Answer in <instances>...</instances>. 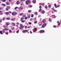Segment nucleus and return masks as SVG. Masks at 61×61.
<instances>
[{
	"mask_svg": "<svg viewBox=\"0 0 61 61\" xmlns=\"http://www.w3.org/2000/svg\"><path fill=\"white\" fill-rule=\"evenodd\" d=\"M28 18H30V14H28L27 15Z\"/></svg>",
	"mask_w": 61,
	"mask_h": 61,
	"instance_id": "obj_11",
	"label": "nucleus"
},
{
	"mask_svg": "<svg viewBox=\"0 0 61 61\" xmlns=\"http://www.w3.org/2000/svg\"><path fill=\"white\" fill-rule=\"evenodd\" d=\"M60 24H61L60 22H59L58 23V25H60Z\"/></svg>",
	"mask_w": 61,
	"mask_h": 61,
	"instance_id": "obj_46",
	"label": "nucleus"
},
{
	"mask_svg": "<svg viewBox=\"0 0 61 61\" xmlns=\"http://www.w3.org/2000/svg\"><path fill=\"white\" fill-rule=\"evenodd\" d=\"M11 30H14V29H15V28H14V27H12V28H11Z\"/></svg>",
	"mask_w": 61,
	"mask_h": 61,
	"instance_id": "obj_26",
	"label": "nucleus"
},
{
	"mask_svg": "<svg viewBox=\"0 0 61 61\" xmlns=\"http://www.w3.org/2000/svg\"><path fill=\"white\" fill-rule=\"evenodd\" d=\"M2 20H3V21L5 20V18H3V19H2Z\"/></svg>",
	"mask_w": 61,
	"mask_h": 61,
	"instance_id": "obj_35",
	"label": "nucleus"
},
{
	"mask_svg": "<svg viewBox=\"0 0 61 61\" xmlns=\"http://www.w3.org/2000/svg\"><path fill=\"white\" fill-rule=\"evenodd\" d=\"M30 34H32V32L31 31H30Z\"/></svg>",
	"mask_w": 61,
	"mask_h": 61,
	"instance_id": "obj_63",
	"label": "nucleus"
},
{
	"mask_svg": "<svg viewBox=\"0 0 61 61\" xmlns=\"http://www.w3.org/2000/svg\"><path fill=\"white\" fill-rule=\"evenodd\" d=\"M20 27H19V28L20 29L22 30L24 28V25L21 24L20 25Z\"/></svg>",
	"mask_w": 61,
	"mask_h": 61,
	"instance_id": "obj_1",
	"label": "nucleus"
},
{
	"mask_svg": "<svg viewBox=\"0 0 61 61\" xmlns=\"http://www.w3.org/2000/svg\"><path fill=\"white\" fill-rule=\"evenodd\" d=\"M41 17V16L40 15H39L38 17V18H39Z\"/></svg>",
	"mask_w": 61,
	"mask_h": 61,
	"instance_id": "obj_58",
	"label": "nucleus"
},
{
	"mask_svg": "<svg viewBox=\"0 0 61 61\" xmlns=\"http://www.w3.org/2000/svg\"><path fill=\"white\" fill-rule=\"evenodd\" d=\"M48 7L49 8H50L51 7V6L50 5H49L48 6Z\"/></svg>",
	"mask_w": 61,
	"mask_h": 61,
	"instance_id": "obj_28",
	"label": "nucleus"
},
{
	"mask_svg": "<svg viewBox=\"0 0 61 61\" xmlns=\"http://www.w3.org/2000/svg\"><path fill=\"white\" fill-rule=\"evenodd\" d=\"M15 18H12L10 20L11 21H15Z\"/></svg>",
	"mask_w": 61,
	"mask_h": 61,
	"instance_id": "obj_15",
	"label": "nucleus"
},
{
	"mask_svg": "<svg viewBox=\"0 0 61 61\" xmlns=\"http://www.w3.org/2000/svg\"><path fill=\"white\" fill-rule=\"evenodd\" d=\"M41 24H39V26H41Z\"/></svg>",
	"mask_w": 61,
	"mask_h": 61,
	"instance_id": "obj_60",
	"label": "nucleus"
},
{
	"mask_svg": "<svg viewBox=\"0 0 61 61\" xmlns=\"http://www.w3.org/2000/svg\"><path fill=\"white\" fill-rule=\"evenodd\" d=\"M32 2L34 4H35L36 2V0H33L32 1Z\"/></svg>",
	"mask_w": 61,
	"mask_h": 61,
	"instance_id": "obj_14",
	"label": "nucleus"
},
{
	"mask_svg": "<svg viewBox=\"0 0 61 61\" xmlns=\"http://www.w3.org/2000/svg\"><path fill=\"white\" fill-rule=\"evenodd\" d=\"M53 10L55 12H57V10Z\"/></svg>",
	"mask_w": 61,
	"mask_h": 61,
	"instance_id": "obj_37",
	"label": "nucleus"
},
{
	"mask_svg": "<svg viewBox=\"0 0 61 61\" xmlns=\"http://www.w3.org/2000/svg\"><path fill=\"white\" fill-rule=\"evenodd\" d=\"M18 7H15V10H16L17 8H18Z\"/></svg>",
	"mask_w": 61,
	"mask_h": 61,
	"instance_id": "obj_51",
	"label": "nucleus"
},
{
	"mask_svg": "<svg viewBox=\"0 0 61 61\" xmlns=\"http://www.w3.org/2000/svg\"><path fill=\"white\" fill-rule=\"evenodd\" d=\"M45 7L46 9H47L48 8L47 6L46 5L45 6Z\"/></svg>",
	"mask_w": 61,
	"mask_h": 61,
	"instance_id": "obj_33",
	"label": "nucleus"
},
{
	"mask_svg": "<svg viewBox=\"0 0 61 61\" xmlns=\"http://www.w3.org/2000/svg\"><path fill=\"white\" fill-rule=\"evenodd\" d=\"M35 14L36 15H37V12H35Z\"/></svg>",
	"mask_w": 61,
	"mask_h": 61,
	"instance_id": "obj_43",
	"label": "nucleus"
},
{
	"mask_svg": "<svg viewBox=\"0 0 61 61\" xmlns=\"http://www.w3.org/2000/svg\"><path fill=\"white\" fill-rule=\"evenodd\" d=\"M8 29H4L3 30V33H4L5 32V30L8 31Z\"/></svg>",
	"mask_w": 61,
	"mask_h": 61,
	"instance_id": "obj_6",
	"label": "nucleus"
},
{
	"mask_svg": "<svg viewBox=\"0 0 61 61\" xmlns=\"http://www.w3.org/2000/svg\"><path fill=\"white\" fill-rule=\"evenodd\" d=\"M24 19V18L23 17H22L20 19V20H23Z\"/></svg>",
	"mask_w": 61,
	"mask_h": 61,
	"instance_id": "obj_23",
	"label": "nucleus"
},
{
	"mask_svg": "<svg viewBox=\"0 0 61 61\" xmlns=\"http://www.w3.org/2000/svg\"><path fill=\"white\" fill-rule=\"evenodd\" d=\"M31 11L30 10H29L28 11V12H30Z\"/></svg>",
	"mask_w": 61,
	"mask_h": 61,
	"instance_id": "obj_52",
	"label": "nucleus"
},
{
	"mask_svg": "<svg viewBox=\"0 0 61 61\" xmlns=\"http://www.w3.org/2000/svg\"><path fill=\"white\" fill-rule=\"evenodd\" d=\"M24 14V13H20V16H21L22 15H23Z\"/></svg>",
	"mask_w": 61,
	"mask_h": 61,
	"instance_id": "obj_31",
	"label": "nucleus"
},
{
	"mask_svg": "<svg viewBox=\"0 0 61 61\" xmlns=\"http://www.w3.org/2000/svg\"><path fill=\"white\" fill-rule=\"evenodd\" d=\"M11 24L13 26H15V24L14 23L12 22L11 23Z\"/></svg>",
	"mask_w": 61,
	"mask_h": 61,
	"instance_id": "obj_16",
	"label": "nucleus"
},
{
	"mask_svg": "<svg viewBox=\"0 0 61 61\" xmlns=\"http://www.w3.org/2000/svg\"><path fill=\"white\" fill-rule=\"evenodd\" d=\"M49 21L50 22H51V19H50V18L49 19Z\"/></svg>",
	"mask_w": 61,
	"mask_h": 61,
	"instance_id": "obj_53",
	"label": "nucleus"
},
{
	"mask_svg": "<svg viewBox=\"0 0 61 61\" xmlns=\"http://www.w3.org/2000/svg\"><path fill=\"white\" fill-rule=\"evenodd\" d=\"M0 33L1 35H2L3 34L2 31L1 30L0 31Z\"/></svg>",
	"mask_w": 61,
	"mask_h": 61,
	"instance_id": "obj_25",
	"label": "nucleus"
},
{
	"mask_svg": "<svg viewBox=\"0 0 61 61\" xmlns=\"http://www.w3.org/2000/svg\"><path fill=\"white\" fill-rule=\"evenodd\" d=\"M41 8H40V10H39V11H41Z\"/></svg>",
	"mask_w": 61,
	"mask_h": 61,
	"instance_id": "obj_56",
	"label": "nucleus"
},
{
	"mask_svg": "<svg viewBox=\"0 0 61 61\" xmlns=\"http://www.w3.org/2000/svg\"><path fill=\"white\" fill-rule=\"evenodd\" d=\"M33 19L32 18L30 19V20L31 21L32 20H33Z\"/></svg>",
	"mask_w": 61,
	"mask_h": 61,
	"instance_id": "obj_49",
	"label": "nucleus"
},
{
	"mask_svg": "<svg viewBox=\"0 0 61 61\" xmlns=\"http://www.w3.org/2000/svg\"><path fill=\"white\" fill-rule=\"evenodd\" d=\"M10 19V18H6V20H9Z\"/></svg>",
	"mask_w": 61,
	"mask_h": 61,
	"instance_id": "obj_30",
	"label": "nucleus"
},
{
	"mask_svg": "<svg viewBox=\"0 0 61 61\" xmlns=\"http://www.w3.org/2000/svg\"><path fill=\"white\" fill-rule=\"evenodd\" d=\"M23 9V8L21 6H20L19 8V11L21 10H22Z\"/></svg>",
	"mask_w": 61,
	"mask_h": 61,
	"instance_id": "obj_8",
	"label": "nucleus"
},
{
	"mask_svg": "<svg viewBox=\"0 0 61 61\" xmlns=\"http://www.w3.org/2000/svg\"><path fill=\"white\" fill-rule=\"evenodd\" d=\"M39 32L40 33H44L45 32V31L44 30H40Z\"/></svg>",
	"mask_w": 61,
	"mask_h": 61,
	"instance_id": "obj_5",
	"label": "nucleus"
},
{
	"mask_svg": "<svg viewBox=\"0 0 61 61\" xmlns=\"http://www.w3.org/2000/svg\"><path fill=\"white\" fill-rule=\"evenodd\" d=\"M30 3V1L29 0H27L25 1V4L27 5H28V4H29Z\"/></svg>",
	"mask_w": 61,
	"mask_h": 61,
	"instance_id": "obj_2",
	"label": "nucleus"
},
{
	"mask_svg": "<svg viewBox=\"0 0 61 61\" xmlns=\"http://www.w3.org/2000/svg\"><path fill=\"white\" fill-rule=\"evenodd\" d=\"M31 24V22H29V25H30Z\"/></svg>",
	"mask_w": 61,
	"mask_h": 61,
	"instance_id": "obj_57",
	"label": "nucleus"
},
{
	"mask_svg": "<svg viewBox=\"0 0 61 61\" xmlns=\"http://www.w3.org/2000/svg\"><path fill=\"white\" fill-rule=\"evenodd\" d=\"M10 8V7L9 6H7V8H6L5 9L7 11H8V10H9V9Z\"/></svg>",
	"mask_w": 61,
	"mask_h": 61,
	"instance_id": "obj_9",
	"label": "nucleus"
},
{
	"mask_svg": "<svg viewBox=\"0 0 61 61\" xmlns=\"http://www.w3.org/2000/svg\"><path fill=\"white\" fill-rule=\"evenodd\" d=\"M33 31L34 32H36V31L35 30H33Z\"/></svg>",
	"mask_w": 61,
	"mask_h": 61,
	"instance_id": "obj_54",
	"label": "nucleus"
},
{
	"mask_svg": "<svg viewBox=\"0 0 61 61\" xmlns=\"http://www.w3.org/2000/svg\"><path fill=\"white\" fill-rule=\"evenodd\" d=\"M8 12L9 13H10V14H11L12 13V12L11 11H9Z\"/></svg>",
	"mask_w": 61,
	"mask_h": 61,
	"instance_id": "obj_39",
	"label": "nucleus"
},
{
	"mask_svg": "<svg viewBox=\"0 0 61 61\" xmlns=\"http://www.w3.org/2000/svg\"><path fill=\"white\" fill-rule=\"evenodd\" d=\"M6 0H2V2H4Z\"/></svg>",
	"mask_w": 61,
	"mask_h": 61,
	"instance_id": "obj_41",
	"label": "nucleus"
},
{
	"mask_svg": "<svg viewBox=\"0 0 61 61\" xmlns=\"http://www.w3.org/2000/svg\"><path fill=\"white\" fill-rule=\"evenodd\" d=\"M19 0L17 1L16 2V4H17V5H19Z\"/></svg>",
	"mask_w": 61,
	"mask_h": 61,
	"instance_id": "obj_18",
	"label": "nucleus"
},
{
	"mask_svg": "<svg viewBox=\"0 0 61 61\" xmlns=\"http://www.w3.org/2000/svg\"><path fill=\"white\" fill-rule=\"evenodd\" d=\"M6 5H9V3L8 2H6Z\"/></svg>",
	"mask_w": 61,
	"mask_h": 61,
	"instance_id": "obj_38",
	"label": "nucleus"
},
{
	"mask_svg": "<svg viewBox=\"0 0 61 61\" xmlns=\"http://www.w3.org/2000/svg\"><path fill=\"white\" fill-rule=\"evenodd\" d=\"M12 30H9V33H12Z\"/></svg>",
	"mask_w": 61,
	"mask_h": 61,
	"instance_id": "obj_22",
	"label": "nucleus"
},
{
	"mask_svg": "<svg viewBox=\"0 0 61 61\" xmlns=\"http://www.w3.org/2000/svg\"><path fill=\"white\" fill-rule=\"evenodd\" d=\"M2 22V20L1 19H0V23H1Z\"/></svg>",
	"mask_w": 61,
	"mask_h": 61,
	"instance_id": "obj_44",
	"label": "nucleus"
},
{
	"mask_svg": "<svg viewBox=\"0 0 61 61\" xmlns=\"http://www.w3.org/2000/svg\"><path fill=\"white\" fill-rule=\"evenodd\" d=\"M37 23V21H35V22H34V23L35 24Z\"/></svg>",
	"mask_w": 61,
	"mask_h": 61,
	"instance_id": "obj_34",
	"label": "nucleus"
},
{
	"mask_svg": "<svg viewBox=\"0 0 61 61\" xmlns=\"http://www.w3.org/2000/svg\"><path fill=\"white\" fill-rule=\"evenodd\" d=\"M27 18H28V17H25V20H26L27 19Z\"/></svg>",
	"mask_w": 61,
	"mask_h": 61,
	"instance_id": "obj_45",
	"label": "nucleus"
},
{
	"mask_svg": "<svg viewBox=\"0 0 61 61\" xmlns=\"http://www.w3.org/2000/svg\"><path fill=\"white\" fill-rule=\"evenodd\" d=\"M45 5V4L44 3H42V4H41V5H43V6L44 5Z\"/></svg>",
	"mask_w": 61,
	"mask_h": 61,
	"instance_id": "obj_50",
	"label": "nucleus"
},
{
	"mask_svg": "<svg viewBox=\"0 0 61 61\" xmlns=\"http://www.w3.org/2000/svg\"><path fill=\"white\" fill-rule=\"evenodd\" d=\"M41 13L42 14H44L45 13V11L44 10H42L41 11Z\"/></svg>",
	"mask_w": 61,
	"mask_h": 61,
	"instance_id": "obj_19",
	"label": "nucleus"
},
{
	"mask_svg": "<svg viewBox=\"0 0 61 61\" xmlns=\"http://www.w3.org/2000/svg\"><path fill=\"white\" fill-rule=\"evenodd\" d=\"M1 5L5 7V6L6 5L5 4H1Z\"/></svg>",
	"mask_w": 61,
	"mask_h": 61,
	"instance_id": "obj_20",
	"label": "nucleus"
},
{
	"mask_svg": "<svg viewBox=\"0 0 61 61\" xmlns=\"http://www.w3.org/2000/svg\"><path fill=\"white\" fill-rule=\"evenodd\" d=\"M5 14H6V15H9V13L8 12H6V13H5Z\"/></svg>",
	"mask_w": 61,
	"mask_h": 61,
	"instance_id": "obj_21",
	"label": "nucleus"
},
{
	"mask_svg": "<svg viewBox=\"0 0 61 61\" xmlns=\"http://www.w3.org/2000/svg\"><path fill=\"white\" fill-rule=\"evenodd\" d=\"M3 14V13H1L0 14V15H2Z\"/></svg>",
	"mask_w": 61,
	"mask_h": 61,
	"instance_id": "obj_59",
	"label": "nucleus"
},
{
	"mask_svg": "<svg viewBox=\"0 0 61 61\" xmlns=\"http://www.w3.org/2000/svg\"><path fill=\"white\" fill-rule=\"evenodd\" d=\"M25 0H20L21 2L25 1Z\"/></svg>",
	"mask_w": 61,
	"mask_h": 61,
	"instance_id": "obj_40",
	"label": "nucleus"
},
{
	"mask_svg": "<svg viewBox=\"0 0 61 61\" xmlns=\"http://www.w3.org/2000/svg\"><path fill=\"white\" fill-rule=\"evenodd\" d=\"M39 7L40 8H41V6H40V7Z\"/></svg>",
	"mask_w": 61,
	"mask_h": 61,
	"instance_id": "obj_64",
	"label": "nucleus"
},
{
	"mask_svg": "<svg viewBox=\"0 0 61 61\" xmlns=\"http://www.w3.org/2000/svg\"><path fill=\"white\" fill-rule=\"evenodd\" d=\"M54 6L55 7H56V8H57L59 7L60 6V5H58V6H57L56 4H54Z\"/></svg>",
	"mask_w": 61,
	"mask_h": 61,
	"instance_id": "obj_10",
	"label": "nucleus"
},
{
	"mask_svg": "<svg viewBox=\"0 0 61 61\" xmlns=\"http://www.w3.org/2000/svg\"><path fill=\"white\" fill-rule=\"evenodd\" d=\"M46 22V20L45 19H43V20L42 23H45Z\"/></svg>",
	"mask_w": 61,
	"mask_h": 61,
	"instance_id": "obj_13",
	"label": "nucleus"
},
{
	"mask_svg": "<svg viewBox=\"0 0 61 61\" xmlns=\"http://www.w3.org/2000/svg\"><path fill=\"white\" fill-rule=\"evenodd\" d=\"M3 27L5 28L4 29H7L6 28L8 27V25H5Z\"/></svg>",
	"mask_w": 61,
	"mask_h": 61,
	"instance_id": "obj_12",
	"label": "nucleus"
},
{
	"mask_svg": "<svg viewBox=\"0 0 61 61\" xmlns=\"http://www.w3.org/2000/svg\"><path fill=\"white\" fill-rule=\"evenodd\" d=\"M46 25V23H44L43 24V25L42 26V27L44 28L45 27Z\"/></svg>",
	"mask_w": 61,
	"mask_h": 61,
	"instance_id": "obj_7",
	"label": "nucleus"
},
{
	"mask_svg": "<svg viewBox=\"0 0 61 61\" xmlns=\"http://www.w3.org/2000/svg\"><path fill=\"white\" fill-rule=\"evenodd\" d=\"M6 25H7L6 26H8L9 25H10V24H9V23H6Z\"/></svg>",
	"mask_w": 61,
	"mask_h": 61,
	"instance_id": "obj_32",
	"label": "nucleus"
},
{
	"mask_svg": "<svg viewBox=\"0 0 61 61\" xmlns=\"http://www.w3.org/2000/svg\"><path fill=\"white\" fill-rule=\"evenodd\" d=\"M12 1H13V0H9V2H11Z\"/></svg>",
	"mask_w": 61,
	"mask_h": 61,
	"instance_id": "obj_42",
	"label": "nucleus"
},
{
	"mask_svg": "<svg viewBox=\"0 0 61 61\" xmlns=\"http://www.w3.org/2000/svg\"><path fill=\"white\" fill-rule=\"evenodd\" d=\"M27 28V26H25V29H26Z\"/></svg>",
	"mask_w": 61,
	"mask_h": 61,
	"instance_id": "obj_55",
	"label": "nucleus"
},
{
	"mask_svg": "<svg viewBox=\"0 0 61 61\" xmlns=\"http://www.w3.org/2000/svg\"><path fill=\"white\" fill-rule=\"evenodd\" d=\"M19 30H17L16 31V33H18L19 32Z\"/></svg>",
	"mask_w": 61,
	"mask_h": 61,
	"instance_id": "obj_29",
	"label": "nucleus"
},
{
	"mask_svg": "<svg viewBox=\"0 0 61 61\" xmlns=\"http://www.w3.org/2000/svg\"><path fill=\"white\" fill-rule=\"evenodd\" d=\"M53 27H54V28H56V25H54L53 26Z\"/></svg>",
	"mask_w": 61,
	"mask_h": 61,
	"instance_id": "obj_47",
	"label": "nucleus"
},
{
	"mask_svg": "<svg viewBox=\"0 0 61 61\" xmlns=\"http://www.w3.org/2000/svg\"><path fill=\"white\" fill-rule=\"evenodd\" d=\"M32 7V6L31 5H30L29 6V7L30 8H31V7Z\"/></svg>",
	"mask_w": 61,
	"mask_h": 61,
	"instance_id": "obj_48",
	"label": "nucleus"
},
{
	"mask_svg": "<svg viewBox=\"0 0 61 61\" xmlns=\"http://www.w3.org/2000/svg\"><path fill=\"white\" fill-rule=\"evenodd\" d=\"M17 24L18 25H19V23L18 22L17 23Z\"/></svg>",
	"mask_w": 61,
	"mask_h": 61,
	"instance_id": "obj_61",
	"label": "nucleus"
},
{
	"mask_svg": "<svg viewBox=\"0 0 61 61\" xmlns=\"http://www.w3.org/2000/svg\"><path fill=\"white\" fill-rule=\"evenodd\" d=\"M5 34L6 35H8V31H6L5 32Z\"/></svg>",
	"mask_w": 61,
	"mask_h": 61,
	"instance_id": "obj_27",
	"label": "nucleus"
},
{
	"mask_svg": "<svg viewBox=\"0 0 61 61\" xmlns=\"http://www.w3.org/2000/svg\"><path fill=\"white\" fill-rule=\"evenodd\" d=\"M22 23H24L25 21V20H21Z\"/></svg>",
	"mask_w": 61,
	"mask_h": 61,
	"instance_id": "obj_24",
	"label": "nucleus"
},
{
	"mask_svg": "<svg viewBox=\"0 0 61 61\" xmlns=\"http://www.w3.org/2000/svg\"><path fill=\"white\" fill-rule=\"evenodd\" d=\"M17 14V13L16 12H13L12 13H11V15H12L13 16H14L15 15H16Z\"/></svg>",
	"mask_w": 61,
	"mask_h": 61,
	"instance_id": "obj_4",
	"label": "nucleus"
},
{
	"mask_svg": "<svg viewBox=\"0 0 61 61\" xmlns=\"http://www.w3.org/2000/svg\"><path fill=\"white\" fill-rule=\"evenodd\" d=\"M52 16L53 17V18H56V16L54 15H52Z\"/></svg>",
	"mask_w": 61,
	"mask_h": 61,
	"instance_id": "obj_17",
	"label": "nucleus"
},
{
	"mask_svg": "<svg viewBox=\"0 0 61 61\" xmlns=\"http://www.w3.org/2000/svg\"><path fill=\"white\" fill-rule=\"evenodd\" d=\"M34 28L35 30H37V28Z\"/></svg>",
	"mask_w": 61,
	"mask_h": 61,
	"instance_id": "obj_62",
	"label": "nucleus"
},
{
	"mask_svg": "<svg viewBox=\"0 0 61 61\" xmlns=\"http://www.w3.org/2000/svg\"><path fill=\"white\" fill-rule=\"evenodd\" d=\"M33 16H34L33 15V14H31V17H33Z\"/></svg>",
	"mask_w": 61,
	"mask_h": 61,
	"instance_id": "obj_36",
	"label": "nucleus"
},
{
	"mask_svg": "<svg viewBox=\"0 0 61 61\" xmlns=\"http://www.w3.org/2000/svg\"><path fill=\"white\" fill-rule=\"evenodd\" d=\"M28 32V30H23L22 31V32L23 33H26V32Z\"/></svg>",
	"mask_w": 61,
	"mask_h": 61,
	"instance_id": "obj_3",
	"label": "nucleus"
}]
</instances>
